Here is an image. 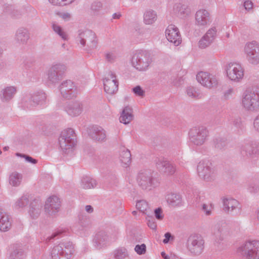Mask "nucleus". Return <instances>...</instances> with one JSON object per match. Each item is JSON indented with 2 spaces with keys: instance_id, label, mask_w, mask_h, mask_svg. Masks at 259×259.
I'll return each instance as SVG.
<instances>
[{
  "instance_id": "1",
  "label": "nucleus",
  "mask_w": 259,
  "mask_h": 259,
  "mask_svg": "<svg viewBox=\"0 0 259 259\" xmlns=\"http://www.w3.org/2000/svg\"><path fill=\"white\" fill-rule=\"evenodd\" d=\"M152 62L150 52L147 50H139L132 56L131 60L132 66L139 71L147 70Z\"/></svg>"
},
{
  "instance_id": "2",
  "label": "nucleus",
  "mask_w": 259,
  "mask_h": 259,
  "mask_svg": "<svg viewBox=\"0 0 259 259\" xmlns=\"http://www.w3.org/2000/svg\"><path fill=\"white\" fill-rule=\"evenodd\" d=\"M240 105L242 108L248 112L259 111V93L250 90L244 91L241 95Z\"/></svg>"
},
{
  "instance_id": "3",
  "label": "nucleus",
  "mask_w": 259,
  "mask_h": 259,
  "mask_svg": "<svg viewBox=\"0 0 259 259\" xmlns=\"http://www.w3.org/2000/svg\"><path fill=\"white\" fill-rule=\"evenodd\" d=\"M59 143L64 153L72 154L76 144L74 130L72 128L63 130L59 138Z\"/></svg>"
},
{
  "instance_id": "4",
  "label": "nucleus",
  "mask_w": 259,
  "mask_h": 259,
  "mask_svg": "<svg viewBox=\"0 0 259 259\" xmlns=\"http://www.w3.org/2000/svg\"><path fill=\"white\" fill-rule=\"evenodd\" d=\"M226 76L229 80L238 83L244 78L245 69L243 65L237 62L227 63L225 67Z\"/></svg>"
},
{
  "instance_id": "5",
  "label": "nucleus",
  "mask_w": 259,
  "mask_h": 259,
  "mask_svg": "<svg viewBox=\"0 0 259 259\" xmlns=\"http://www.w3.org/2000/svg\"><path fill=\"white\" fill-rule=\"evenodd\" d=\"M238 253L248 259H259V240H248L237 248Z\"/></svg>"
},
{
  "instance_id": "6",
  "label": "nucleus",
  "mask_w": 259,
  "mask_h": 259,
  "mask_svg": "<svg viewBox=\"0 0 259 259\" xmlns=\"http://www.w3.org/2000/svg\"><path fill=\"white\" fill-rule=\"evenodd\" d=\"M74 251L70 242L61 243L55 246L51 251L52 259H70Z\"/></svg>"
},
{
  "instance_id": "7",
  "label": "nucleus",
  "mask_w": 259,
  "mask_h": 259,
  "mask_svg": "<svg viewBox=\"0 0 259 259\" xmlns=\"http://www.w3.org/2000/svg\"><path fill=\"white\" fill-rule=\"evenodd\" d=\"M76 41L81 46H87L91 49H96L97 47L98 40L95 33L91 30H79L76 38Z\"/></svg>"
},
{
  "instance_id": "8",
  "label": "nucleus",
  "mask_w": 259,
  "mask_h": 259,
  "mask_svg": "<svg viewBox=\"0 0 259 259\" xmlns=\"http://www.w3.org/2000/svg\"><path fill=\"white\" fill-rule=\"evenodd\" d=\"M246 59L252 65L259 64V42L252 40L246 42L244 47Z\"/></svg>"
},
{
  "instance_id": "9",
  "label": "nucleus",
  "mask_w": 259,
  "mask_h": 259,
  "mask_svg": "<svg viewBox=\"0 0 259 259\" xmlns=\"http://www.w3.org/2000/svg\"><path fill=\"white\" fill-rule=\"evenodd\" d=\"M47 96L42 91L34 93L29 99L22 101V106L25 108L32 109L37 106H42L46 104Z\"/></svg>"
},
{
  "instance_id": "10",
  "label": "nucleus",
  "mask_w": 259,
  "mask_h": 259,
  "mask_svg": "<svg viewBox=\"0 0 259 259\" xmlns=\"http://www.w3.org/2000/svg\"><path fill=\"white\" fill-rule=\"evenodd\" d=\"M208 136V130L203 126L194 127L192 128L189 132V139L190 143L196 146L203 145Z\"/></svg>"
},
{
  "instance_id": "11",
  "label": "nucleus",
  "mask_w": 259,
  "mask_h": 259,
  "mask_svg": "<svg viewBox=\"0 0 259 259\" xmlns=\"http://www.w3.org/2000/svg\"><path fill=\"white\" fill-rule=\"evenodd\" d=\"M197 172L200 178L209 181L214 176L215 169L209 161L201 160L197 165Z\"/></svg>"
},
{
  "instance_id": "12",
  "label": "nucleus",
  "mask_w": 259,
  "mask_h": 259,
  "mask_svg": "<svg viewBox=\"0 0 259 259\" xmlns=\"http://www.w3.org/2000/svg\"><path fill=\"white\" fill-rule=\"evenodd\" d=\"M137 182L140 187L144 190H150L157 186L158 182L153 178L151 173L147 170L139 173Z\"/></svg>"
},
{
  "instance_id": "13",
  "label": "nucleus",
  "mask_w": 259,
  "mask_h": 259,
  "mask_svg": "<svg viewBox=\"0 0 259 259\" xmlns=\"http://www.w3.org/2000/svg\"><path fill=\"white\" fill-rule=\"evenodd\" d=\"M196 79L202 86L209 89L217 87L219 83V78L215 75L207 72H199Z\"/></svg>"
},
{
  "instance_id": "14",
  "label": "nucleus",
  "mask_w": 259,
  "mask_h": 259,
  "mask_svg": "<svg viewBox=\"0 0 259 259\" xmlns=\"http://www.w3.org/2000/svg\"><path fill=\"white\" fill-rule=\"evenodd\" d=\"M204 244V240L201 236L191 235L187 241V248L191 253L199 255L203 251Z\"/></svg>"
},
{
  "instance_id": "15",
  "label": "nucleus",
  "mask_w": 259,
  "mask_h": 259,
  "mask_svg": "<svg viewBox=\"0 0 259 259\" xmlns=\"http://www.w3.org/2000/svg\"><path fill=\"white\" fill-rule=\"evenodd\" d=\"M105 92L108 94H115L118 90V81L115 73L111 71L108 72L103 79Z\"/></svg>"
},
{
  "instance_id": "16",
  "label": "nucleus",
  "mask_w": 259,
  "mask_h": 259,
  "mask_svg": "<svg viewBox=\"0 0 259 259\" xmlns=\"http://www.w3.org/2000/svg\"><path fill=\"white\" fill-rule=\"evenodd\" d=\"M66 70L64 65L60 63L53 64L48 71V81L55 84L62 79V74Z\"/></svg>"
},
{
  "instance_id": "17",
  "label": "nucleus",
  "mask_w": 259,
  "mask_h": 259,
  "mask_svg": "<svg viewBox=\"0 0 259 259\" xmlns=\"http://www.w3.org/2000/svg\"><path fill=\"white\" fill-rule=\"evenodd\" d=\"M212 22L210 12L206 9H198L195 14V24L199 28H205Z\"/></svg>"
},
{
  "instance_id": "18",
  "label": "nucleus",
  "mask_w": 259,
  "mask_h": 259,
  "mask_svg": "<svg viewBox=\"0 0 259 259\" xmlns=\"http://www.w3.org/2000/svg\"><path fill=\"white\" fill-rule=\"evenodd\" d=\"M59 88L61 96L64 99H70L77 94L76 87L70 80L63 81Z\"/></svg>"
},
{
  "instance_id": "19",
  "label": "nucleus",
  "mask_w": 259,
  "mask_h": 259,
  "mask_svg": "<svg viewBox=\"0 0 259 259\" xmlns=\"http://www.w3.org/2000/svg\"><path fill=\"white\" fill-rule=\"evenodd\" d=\"M165 36L167 40L178 46L182 42V37L178 28L173 24L169 25L165 31Z\"/></svg>"
},
{
  "instance_id": "20",
  "label": "nucleus",
  "mask_w": 259,
  "mask_h": 259,
  "mask_svg": "<svg viewBox=\"0 0 259 259\" xmlns=\"http://www.w3.org/2000/svg\"><path fill=\"white\" fill-rule=\"evenodd\" d=\"M61 202L60 199L56 196L49 197L45 205V210L49 215H54L60 210Z\"/></svg>"
},
{
  "instance_id": "21",
  "label": "nucleus",
  "mask_w": 259,
  "mask_h": 259,
  "mask_svg": "<svg viewBox=\"0 0 259 259\" xmlns=\"http://www.w3.org/2000/svg\"><path fill=\"white\" fill-rule=\"evenodd\" d=\"M217 35V27L215 26L210 27L199 41V47L201 49H205L209 46L215 40Z\"/></svg>"
},
{
  "instance_id": "22",
  "label": "nucleus",
  "mask_w": 259,
  "mask_h": 259,
  "mask_svg": "<svg viewBox=\"0 0 259 259\" xmlns=\"http://www.w3.org/2000/svg\"><path fill=\"white\" fill-rule=\"evenodd\" d=\"M224 210L236 215H239L241 212V206L237 200L232 198H226L223 200Z\"/></svg>"
},
{
  "instance_id": "23",
  "label": "nucleus",
  "mask_w": 259,
  "mask_h": 259,
  "mask_svg": "<svg viewBox=\"0 0 259 259\" xmlns=\"http://www.w3.org/2000/svg\"><path fill=\"white\" fill-rule=\"evenodd\" d=\"M155 164L160 171L167 175H172L176 171V166L163 157L157 158Z\"/></svg>"
},
{
  "instance_id": "24",
  "label": "nucleus",
  "mask_w": 259,
  "mask_h": 259,
  "mask_svg": "<svg viewBox=\"0 0 259 259\" xmlns=\"http://www.w3.org/2000/svg\"><path fill=\"white\" fill-rule=\"evenodd\" d=\"M65 110L70 116L74 117L80 115L83 111V104L79 101H75L68 104Z\"/></svg>"
},
{
  "instance_id": "25",
  "label": "nucleus",
  "mask_w": 259,
  "mask_h": 259,
  "mask_svg": "<svg viewBox=\"0 0 259 259\" xmlns=\"http://www.w3.org/2000/svg\"><path fill=\"white\" fill-rule=\"evenodd\" d=\"M240 152L243 156L253 157L259 152V145L256 143L247 144L242 146Z\"/></svg>"
},
{
  "instance_id": "26",
  "label": "nucleus",
  "mask_w": 259,
  "mask_h": 259,
  "mask_svg": "<svg viewBox=\"0 0 259 259\" xmlns=\"http://www.w3.org/2000/svg\"><path fill=\"white\" fill-rule=\"evenodd\" d=\"M17 91L14 86L4 87L0 92V99L3 102H9L14 98Z\"/></svg>"
},
{
  "instance_id": "27",
  "label": "nucleus",
  "mask_w": 259,
  "mask_h": 259,
  "mask_svg": "<svg viewBox=\"0 0 259 259\" xmlns=\"http://www.w3.org/2000/svg\"><path fill=\"white\" fill-rule=\"evenodd\" d=\"M89 134L93 140L97 141H105L106 139L105 131L100 126L93 127Z\"/></svg>"
},
{
  "instance_id": "28",
  "label": "nucleus",
  "mask_w": 259,
  "mask_h": 259,
  "mask_svg": "<svg viewBox=\"0 0 259 259\" xmlns=\"http://www.w3.org/2000/svg\"><path fill=\"white\" fill-rule=\"evenodd\" d=\"M165 199L168 204L171 207L180 206L183 203L182 196L178 193H168L165 196Z\"/></svg>"
},
{
  "instance_id": "29",
  "label": "nucleus",
  "mask_w": 259,
  "mask_h": 259,
  "mask_svg": "<svg viewBox=\"0 0 259 259\" xmlns=\"http://www.w3.org/2000/svg\"><path fill=\"white\" fill-rule=\"evenodd\" d=\"M143 23L147 25L153 24L157 19V14L155 11L147 9L143 13Z\"/></svg>"
},
{
  "instance_id": "30",
  "label": "nucleus",
  "mask_w": 259,
  "mask_h": 259,
  "mask_svg": "<svg viewBox=\"0 0 259 259\" xmlns=\"http://www.w3.org/2000/svg\"><path fill=\"white\" fill-rule=\"evenodd\" d=\"M29 32L25 28L21 27L17 29L15 34V40L20 44H25L29 39Z\"/></svg>"
},
{
  "instance_id": "31",
  "label": "nucleus",
  "mask_w": 259,
  "mask_h": 259,
  "mask_svg": "<svg viewBox=\"0 0 259 259\" xmlns=\"http://www.w3.org/2000/svg\"><path fill=\"white\" fill-rule=\"evenodd\" d=\"M109 237L105 232H99L93 240L94 246L97 248H101L108 242Z\"/></svg>"
},
{
  "instance_id": "32",
  "label": "nucleus",
  "mask_w": 259,
  "mask_h": 259,
  "mask_svg": "<svg viewBox=\"0 0 259 259\" xmlns=\"http://www.w3.org/2000/svg\"><path fill=\"white\" fill-rule=\"evenodd\" d=\"M42 204L39 200H35L31 202L28 213L30 217L33 219L37 218L41 212Z\"/></svg>"
},
{
  "instance_id": "33",
  "label": "nucleus",
  "mask_w": 259,
  "mask_h": 259,
  "mask_svg": "<svg viewBox=\"0 0 259 259\" xmlns=\"http://www.w3.org/2000/svg\"><path fill=\"white\" fill-rule=\"evenodd\" d=\"M134 118L132 108L128 106H125L121 113L119 120L120 122L124 124H128Z\"/></svg>"
},
{
  "instance_id": "34",
  "label": "nucleus",
  "mask_w": 259,
  "mask_h": 259,
  "mask_svg": "<svg viewBox=\"0 0 259 259\" xmlns=\"http://www.w3.org/2000/svg\"><path fill=\"white\" fill-rule=\"evenodd\" d=\"M131 157L130 151L125 148H122L119 154V160L122 167H127L130 165L131 162Z\"/></svg>"
},
{
  "instance_id": "35",
  "label": "nucleus",
  "mask_w": 259,
  "mask_h": 259,
  "mask_svg": "<svg viewBox=\"0 0 259 259\" xmlns=\"http://www.w3.org/2000/svg\"><path fill=\"white\" fill-rule=\"evenodd\" d=\"M11 227V222L8 215L0 209V230L8 231Z\"/></svg>"
},
{
  "instance_id": "36",
  "label": "nucleus",
  "mask_w": 259,
  "mask_h": 259,
  "mask_svg": "<svg viewBox=\"0 0 259 259\" xmlns=\"http://www.w3.org/2000/svg\"><path fill=\"white\" fill-rule=\"evenodd\" d=\"M23 176L17 171L12 172L9 177V182L13 187H18L21 184Z\"/></svg>"
},
{
  "instance_id": "37",
  "label": "nucleus",
  "mask_w": 259,
  "mask_h": 259,
  "mask_svg": "<svg viewBox=\"0 0 259 259\" xmlns=\"http://www.w3.org/2000/svg\"><path fill=\"white\" fill-rule=\"evenodd\" d=\"M187 9L188 8L185 5L181 3H177L174 5L173 13L178 16L183 18L189 15Z\"/></svg>"
},
{
  "instance_id": "38",
  "label": "nucleus",
  "mask_w": 259,
  "mask_h": 259,
  "mask_svg": "<svg viewBox=\"0 0 259 259\" xmlns=\"http://www.w3.org/2000/svg\"><path fill=\"white\" fill-rule=\"evenodd\" d=\"M29 203V196L27 195H23L17 199L13 205L15 209L22 210Z\"/></svg>"
},
{
  "instance_id": "39",
  "label": "nucleus",
  "mask_w": 259,
  "mask_h": 259,
  "mask_svg": "<svg viewBox=\"0 0 259 259\" xmlns=\"http://www.w3.org/2000/svg\"><path fill=\"white\" fill-rule=\"evenodd\" d=\"M212 234L213 239L216 243H220L224 239L222 229L219 225H216L212 227Z\"/></svg>"
},
{
  "instance_id": "40",
  "label": "nucleus",
  "mask_w": 259,
  "mask_h": 259,
  "mask_svg": "<svg viewBox=\"0 0 259 259\" xmlns=\"http://www.w3.org/2000/svg\"><path fill=\"white\" fill-rule=\"evenodd\" d=\"M81 187L83 189H91L95 188L97 185L95 180L88 177H83L81 180Z\"/></svg>"
},
{
  "instance_id": "41",
  "label": "nucleus",
  "mask_w": 259,
  "mask_h": 259,
  "mask_svg": "<svg viewBox=\"0 0 259 259\" xmlns=\"http://www.w3.org/2000/svg\"><path fill=\"white\" fill-rule=\"evenodd\" d=\"M114 259H130L128 250L124 248H119L114 251Z\"/></svg>"
},
{
  "instance_id": "42",
  "label": "nucleus",
  "mask_w": 259,
  "mask_h": 259,
  "mask_svg": "<svg viewBox=\"0 0 259 259\" xmlns=\"http://www.w3.org/2000/svg\"><path fill=\"white\" fill-rule=\"evenodd\" d=\"M137 208L145 214H152V211L150 209L148 203L144 200H139L136 203Z\"/></svg>"
},
{
  "instance_id": "43",
  "label": "nucleus",
  "mask_w": 259,
  "mask_h": 259,
  "mask_svg": "<svg viewBox=\"0 0 259 259\" xmlns=\"http://www.w3.org/2000/svg\"><path fill=\"white\" fill-rule=\"evenodd\" d=\"M52 28L53 31L57 34L63 40H66L68 39V36L63 29L59 24L55 22L52 23Z\"/></svg>"
},
{
  "instance_id": "44",
  "label": "nucleus",
  "mask_w": 259,
  "mask_h": 259,
  "mask_svg": "<svg viewBox=\"0 0 259 259\" xmlns=\"http://www.w3.org/2000/svg\"><path fill=\"white\" fill-rule=\"evenodd\" d=\"M25 257V253L21 248L15 249L11 253L10 259H23Z\"/></svg>"
},
{
  "instance_id": "45",
  "label": "nucleus",
  "mask_w": 259,
  "mask_h": 259,
  "mask_svg": "<svg viewBox=\"0 0 259 259\" xmlns=\"http://www.w3.org/2000/svg\"><path fill=\"white\" fill-rule=\"evenodd\" d=\"M187 94L189 97L192 98L200 99L203 97V94L197 92L194 88L189 87L187 89Z\"/></svg>"
},
{
  "instance_id": "46",
  "label": "nucleus",
  "mask_w": 259,
  "mask_h": 259,
  "mask_svg": "<svg viewBox=\"0 0 259 259\" xmlns=\"http://www.w3.org/2000/svg\"><path fill=\"white\" fill-rule=\"evenodd\" d=\"M76 0H48L49 2L54 6H63L73 4Z\"/></svg>"
},
{
  "instance_id": "47",
  "label": "nucleus",
  "mask_w": 259,
  "mask_h": 259,
  "mask_svg": "<svg viewBox=\"0 0 259 259\" xmlns=\"http://www.w3.org/2000/svg\"><path fill=\"white\" fill-rule=\"evenodd\" d=\"M214 144L216 148L222 149L226 146V141L224 138H218L214 140Z\"/></svg>"
},
{
  "instance_id": "48",
  "label": "nucleus",
  "mask_w": 259,
  "mask_h": 259,
  "mask_svg": "<svg viewBox=\"0 0 259 259\" xmlns=\"http://www.w3.org/2000/svg\"><path fill=\"white\" fill-rule=\"evenodd\" d=\"M213 208L211 203H204L202 206V210L206 215H210L212 213Z\"/></svg>"
},
{
  "instance_id": "49",
  "label": "nucleus",
  "mask_w": 259,
  "mask_h": 259,
  "mask_svg": "<svg viewBox=\"0 0 259 259\" xmlns=\"http://www.w3.org/2000/svg\"><path fill=\"white\" fill-rule=\"evenodd\" d=\"M151 214H148L147 215V225L151 229L155 230L157 227L156 223L155 222L154 219L152 216H150Z\"/></svg>"
},
{
  "instance_id": "50",
  "label": "nucleus",
  "mask_w": 259,
  "mask_h": 259,
  "mask_svg": "<svg viewBox=\"0 0 259 259\" xmlns=\"http://www.w3.org/2000/svg\"><path fill=\"white\" fill-rule=\"evenodd\" d=\"M106 60L110 63H113L116 61V55L113 52H107L105 54Z\"/></svg>"
},
{
  "instance_id": "51",
  "label": "nucleus",
  "mask_w": 259,
  "mask_h": 259,
  "mask_svg": "<svg viewBox=\"0 0 259 259\" xmlns=\"http://www.w3.org/2000/svg\"><path fill=\"white\" fill-rule=\"evenodd\" d=\"M135 251L139 255L144 254L146 251V246L145 244L136 245L135 247Z\"/></svg>"
},
{
  "instance_id": "52",
  "label": "nucleus",
  "mask_w": 259,
  "mask_h": 259,
  "mask_svg": "<svg viewBox=\"0 0 259 259\" xmlns=\"http://www.w3.org/2000/svg\"><path fill=\"white\" fill-rule=\"evenodd\" d=\"M16 155L18 157L24 158L25 159V160L28 162H29V163H31L32 164H36L37 163V160L36 159L33 158L32 157H31L28 155L21 154L19 153H17L16 154Z\"/></svg>"
},
{
  "instance_id": "53",
  "label": "nucleus",
  "mask_w": 259,
  "mask_h": 259,
  "mask_svg": "<svg viewBox=\"0 0 259 259\" xmlns=\"http://www.w3.org/2000/svg\"><path fill=\"white\" fill-rule=\"evenodd\" d=\"M161 255L163 259H183L174 253L167 254L164 251L161 252Z\"/></svg>"
},
{
  "instance_id": "54",
  "label": "nucleus",
  "mask_w": 259,
  "mask_h": 259,
  "mask_svg": "<svg viewBox=\"0 0 259 259\" xmlns=\"http://www.w3.org/2000/svg\"><path fill=\"white\" fill-rule=\"evenodd\" d=\"M252 127L255 132L259 133V113L253 119Z\"/></svg>"
},
{
  "instance_id": "55",
  "label": "nucleus",
  "mask_w": 259,
  "mask_h": 259,
  "mask_svg": "<svg viewBox=\"0 0 259 259\" xmlns=\"http://www.w3.org/2000/svg\"><path fill=\"white\" fill-rule=\"evenodd\" d=\"M57 14L66 21L70 20L71 18V14L68 12H58Z\"/></svg>"
},
{
  "instance_id": "56",
  "label": "nucleus",
  "mask_w": 259,
  "mask_h": 259,
  "mask_svg": "<svg viewBox=\"0 0 259 259\" xmlns=\"http://www.w3.org/2000/svg\"><path fill=\"white\" fill-rule=\"evenodd\" d=\"M155 218L159 220H161L163 218L162 209L160 207L156 208L154 211Z\"/></svg>"
},
{
  "instance_id": "57",
  "label": "nucleus",
  "mask_w": 259,
  "mask_h": 259,
  "mask_svg": "<svg viewBox=\"0 0 259 259\" xmlns=\"http://www.w3.org/2000/svg\"><path fill=\"white\" fill-rule=\"evenodd\" d=\"M102 7V4L100 2H95L91 6V9L94 11L99 10Z\"/></svg>"
},
{
  "instance_id": "58",
  "label": "nucleus",
  "mask_w": 259,
  "mask_h": 259,
  "mask_svg": "<svg viewBox=\"0 0 259 259\" xmlns=\"http://www.w3.org/2000/svg\"><path fill=\"white\" fill-rule=\"evenodd\" d=\"M133 90L134 93L139 96H143L144 95V92L140 86L136 87Z\"/></svg>"
},
{
  "instance_id": "59",
  "label": "nucleus",
  "mask_w": 259,
  "mask_h": 259,
  "mask_svg": "<svg viewBox=\"0 0 259 259\" xmlns=\"http://www.w3.org/2000/svg\"><path fill=\"white\" fill-rule=\"evenodd\" d=\"M244 7L246 10L249 11L252 9L253 3L250 1H246L244 3Z\"/></svg>"
},
{
  "instance_id": "60",
  "label": "nucleus",
  "mask_w": 259,
  "mask_h": 259,
  "mask_svg": "<svg viewBox=\"0 0 259 259\" xmlns=\"http://www.w3.org/2000/svg\"><path fill=\"white\" fill-rule=\"evenodd\" d=\"M234 93V90L232 88H229L224 92V97L226 99H229Z\"/></svg>"
},
{
  "instance_id": "61",
  "label": "nucleus",
  "mask_w": 259,
  "mask_h": 259,
  "mask_svg": "<svg viewBox=\"0 0 259 259\" xmlns=\"http://www.w3.org/2000/svg\"><path fill=\"white\" fill-rule=\"evenodd\" d=\"M164 237L165 238L163 240V243L164 244H167L170 239H173V237L169 232H167L164 234Z\"/></svg>"
},
{
  "instance_id": "62",
  "label": "nucleus",
  "mask_w": 259,
  "mask_h": 259,
  "mask_svg": "<svg viewBox=\"0 0 259 259\" xmlns=\"http://www.w3.org/2000/svg\"><path fill=\"white\" fill-rule=\"evenodd\" d=\"M78 219L79 220V223H80L81 227H83V222L87 219V216L80 213L78 215Z\"/></svg>"
},
{
  "instance_id": "63",
  "label": "nucleus",
  "mask_w": 259,
  "mask_h": 259,
  "mask_svg": "<svg viewBox=\"0 0 259 259\" xmlns=\"http://www.w3.org/2000/svg\"><path fill=\"white\" fill-rule=\"evenodd\" d=\"M85 210L87 212L90 213L93 212V208L92 207V206L88 205L85 206Z\"/></svg>"
},
{
  "instance_id": "64",
  "label": "nucleus",
  "mask_w": 259,
  "mask_h": 259,
  "mask_svg": "<svg viewBox=\"0 0 259 259\" xmlns=\"http://www.w3.org/2000/svg\"><path fill=\"white\" fill-rule=\"evenodd\" d=\"M146 30L144 29H139V33L140 35H142L143 37H146L148 36V34L145 33Z\"/></svg>"
}]
</instances>
